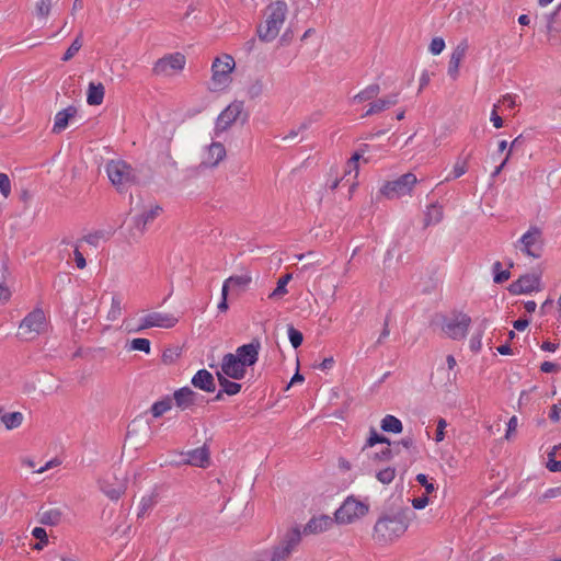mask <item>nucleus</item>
Returning a JSON list of instances; mask_svg holds the SVG:
<instances>
[{"instance_id": "nucleus-47", "label": "nucleus", "mask_w": 561, "mask_h": 561, "mask_svg": "<svg viewBox=\"0 0 561 561\" xmlns=\"http://www.w3.org/2000/svg\"><path fill=\"white\" fill-rule=\"evenodd\" d=\"M482 330L480 328L477 329V331L472 334L470 339V350L474 353H478L482 347Z\"/></svg>"}, {"instance_id": "nucleus-35", "label": "nucleus", "mask_w": 561, "mask_h": 561, "mask_svg": "<svg viewBox=\"0 0 561 561\" xmlns=\"http://www.w3.org/2000/svg\"><path fill=\"white\" fill-rule=\"evenodd\" d=\"M217 377H218V381H219V385L221 386L222 388V391L229 396H233V394H237L240 389H241V385L240 383H237L234 381H230L228 378L229 377H226L225 375H221V373H217Z\"/></svg>"}, {"instance_id": "nucleus-44", "label": "nucleus", "mask_w": 561, "mask_h": 561, "mask_svg": "<svg viewBox=\"0 0 561 561\" xmlns=\"http://www.w3.org/2000/svg\"><path fill=\"white\" fill-rule=\"evenodd\" d=\"M82 47V41L81 35L77 36V38L72 42V44L69 46V48L66 50L65 55L62 56L64 61L70 60Z\"/></svg>"}, {"instance_id": "nucleus-38", "label": "nucleus", "mask_w": 561, "mask_h": 561, "mask_svg": "<svg viewBox=\"0 0 561 561\" xmlns=\"http://www.w3.org/2000/svg\"><path fill=\"white\" fill-rule=\"evenodd\" d=\"M57 0H38L36 3V7H35L36 15L39 19H44V20L47 19V16L49 15L50 10L53 8V4Z\"/></svg>"}, {"instance_id": "nucleus-52", "label": "nucleus", "mask_w": 561, "mask_h": 561, "mask_svg": "<svg viewBox=\"0 0 561 561\" xmlns=\"http://www.w3.org/2000/svg\"><path fill=\"white\" fill-rule=\"evenodd\" d=\"M445 48V42L442 37H434L430 44V51L433 55H439Z\"/></svg>"}, {"instance_id": "nucleus-9", "label": "nucleus", "mask_w": 561, "mask_h": 561, "mask_svg": "<svg viewBox=\"0 0 561 561\" xmlns=\"http://www.w3.org/2000/svg\"><path fill=\"white\" fill-rule=\"evenodd\" d=\"M542 247V233L537 227L529 228L515 243L516 249H519L524 254L534 259L541 256Z\"/></svg>"}, {"instance_id": "nucleus-26", "label": "nucleus", "mask_w": 561, "mask_h": 561, "mask_svg": "<svg viewBox=\"0 0 561 561\" xmlns=\"http://www.w3.org/2000/svg\"><path fill=\"white\" fill-rule=\"evenodd\" d=\"M466 51H467V44L461 43L451 53L449 65H448V75L453 79H456L458 77L459 66L466 56Z\"/></svg>"}, {"instance_id": "nucleus-53", "label": "nucleus", "mask_w": 561, "mask_h": 561, "mask_svg": "<svg viewBox=\"0 0 561 561\" xmlns=\"http://www.w3.org/2000/svg\"><path fill=\"white\" fill-rule=\"evenodd\" d=\"M500 103L508 110H513L517 106V95L514 94H505L500 100Z\"/></svg>"}, {"instance_id": "nucleus-19", "label": "nucleus", "mask_w": 561, "mask_h": 561, "mask_svg": "<svg viewBox=\"0 0 561 561\" xmlns=\"http://www.w3.org/2000/svg\"><path fill=\"white\" fill-rule=\"evenodd\" d=\"M226 158V148L219 141H213L207 146L204 154L202 164L207 168H214L219 164Z\"/></svg>"}, {"instance_id": "nucleus-21", "label": "nucleus", "mask_w": 561, "mask_h": 561, "mask_svg": "<svg viewBox=\"0 0 561 561\" xmlns=\"http://www.w3.org/2000/svg\"><path fill=\"white\" fill-rule=\"evenodd\" d=\"M77 114V108L75 106H68L56 113L54 118V125L51 131L54 134H60L64 131L68 125L69 121L75 117Z\"/></svg>"}, {"instance_id": "nucleus-10", "label": "nucleus", "mask_w": 561, "mask_h": 561, "mask_svg": "<svg viewBox=\"0 0 561 561\" xmlns=\"http://www.w3.org/2000/svg\"><path fill=\"white\" fill-rule=\"evenodd\" d=\"M186 64V58L181 53H174L158 59L152 68V72L160 77H172L180 73Z\"/></svg>"}, {"instance_id": "nucleus-11", "label": "nucleus", "mask_w": 561, "mask_h": 561, "mask_svg": "<svg viewBox=\"0 0 561 561\" xmlns=\"http://www.w3.org/2000/svg\"><path fill=\"white\" fill-rule=\"evenodd\" d=\"M100 490L111 500H118L126 490V480L115 472H107L99 480Z\"/></svg>"}, {"instance_id": "nucleus-12", "label": "nucleus", "mask_w": 561, "mask_h": 561, "mask_svg": "<svg viewBox=\"0 0 561 561\" xmlns=\"http://www.w3.org/2000/svg\"><path fill=\"white\" fill-rule=\"evenodd\" d=\"M243 110L242 102H233L229 104L217 117L215 128H214V138L219 137L224 131H226L240 116Z\"/></svg>"}, {"instance_id": "nucleus-4", "label": "nucleus", "mask_w": 561, "mask_h": 561, "mask_svg": "<svg viewBox=\"0 0 561 561\" xmlns=\"http://www.w3.org/2000/svg\"><path fill=\"white\" fill-rule=\"evenodd\" d=\"M105 169L111 183L118 191L126 190L137 179L131 165L123 160H111L106 163Z\"/></svg>"}, {"instance_id": "nucleus-15", "label": "nucleus", "mask_w": 561, "mask_h": 561, "mask_svg": "<svg viewBox=\"0 0 561 561\" xmlns=\"http://www.w3.org/2000/svg\"><path fill=\"white\" fill-rule=\"evenodd\" d=\"M252 283V276L249 273H243L240 275H232L228 277L221 288V296L227 297L228 294L232 296H240L245 293Z\"/></svg>"}, {"instance_id": "nucleus-41", "label": "nucleus", "mask_w": 561, "mask_h": 561, "mask_svg": "<svg viewBox=\"0 0 561 561\" xmlns=\"http://www.w3.org/2000/svg\"><path fill=\"white\" fill-rule=\"evenodd\" d=\"M394 477H396V469L392 467L383 468L376 473L377 480L379 482H381L382 484L391 483L393 481Z\"/></svg>"}, {"instance_id": "nucleus-54", "label": "nucleus", "mask_w": 561, "mask_h": 561, "mask_svg": "<svg viewBox=\"0 0 561 561\" xmlns=\"http://www.w3.org/2000/svg\"><path fill=\"white\" fill-rule=\"evenodd\" d=\"M517 307V312H522L524 310V312L526 313H533L536 311V308H537V304L534 301V300H527V301H523L520 302L519 305H516Z\"/></svg>"}, {"instance_id": "nucleus-45", "label": "nucleus", "mask_w": 561, "mask_h": 561, "mask_svg": "<svg viewBox=\"0 0 561 561\" xmlns=\"http://www.w3.org/2000/svg\"><path fill=\"white\" fill-rule=\"evenodd\" d=\"M287 333H288L289 342L293 345V347L294 348L299 347L304 340L301 332L296 330L293 325H289L287 329Z\"/></svg>"}, {"instance_id": "nucleus-61", "label": "nucleus", "mask_w": 561, "mask_h": 561, "mask_svg": "<svg viewBox=\"0 0 561 561\" xmlns=\"http://www.w3.org/2000/svg\"><path fill=\"white\" fill-rule=\"evenodd\" d=\"M101 237L102 234L100 232H94L85 236L83 240L93 247H98Z\"/></svg>"}, {"instance_id": "nucleus-23", "label": "nucleus", "mask_w": 561, "mask_h": 561, "mask_svg": "<svg viewBox=\"0 0 561 561\" xmlns=\"http://www.w3.org/2000/svg\"><path fill=\"white\" fill-rule=\"evenodd\" d=\"M333 524V519L328 515L312 517L305 526V534H320L328 530Z\"/></svg>"}, {"instance_id": "nucleus-48", "label": "nucleus", "mask_w": 561, "mask_h": 561, "mask_svg": "<svg viewBox=\"0 0 561 561\" xmlns=\"http://www.w3.org/2000/svg\"><path fill=\"white\" fill-rule=\"evenodd\" d=\"M0 193L4 198L11 194V181L5 173H0Z\"/></svg>"}, {"instance_id": "nucleus-56", "label": "nucleus", "mask_w": 561, "mask_h": 561, "mask_svg": "<svg viewBox=\"0 0 561 561\" xmlns=\"http://www.w3.org/2000/svg\"><path fill=\"white\" fill-rule=\"evenodd\" d=\"M499 104L493 105V110L491 112L490 121L492 122L495 128H501L503 126V119L497 114Z\"/></svg>"}, {"instance_id": "nucleus-59", "label": "nucleus", "mask_w": 561, "mask_h": 561, "mask_svg": "<svg viewBox=\"0 0 561 561\" xmlns=\"http://www.w3.org/2000/svg\"><path fill=\"white\" fill-rule=\"evenodd\" d=\"M510 277H511V273L508 270H505L502 272H496L495 275L493 276V282L501 284V283L506 282Z\"/></svg>"}, {"instance_id": "nucleus-1", "label": "nucleus", "mask_w": 561, "mask_h": 561, "mask_svg": "<svg viewBox=\"0 0 561 561\" xmlns=\"http://www.w3.org/2000/svg\"><path fill=\"white\" fill-rule=\"evenodd\" d=\"M409 508L400 510L391 515L381 516L375 524L374 536L379 542H391L401 537L409 527Z\"/></svg>"}, {"instance_id": "nucleus-28", "label": "nucleus", "mask_w": 561, "mask_h": 561, "mask_svg": "<svg viewBox=\"0 0 561 561\" xmlns=\"http://www.w3.org/2000/svg\"><path fill=\"white\" fill-rule=\"evenodd\" d=\"M62 512L57 507L43 510L38 514L39 523L48 526L58 525L61 522Z\"/></svg>"}, {"instance_id": "nucleus-62", "label": "nucleus", "mask_w": 561, "mask_h": 561, "mask_svg": "<svg viewBox=\"0 0 561 561\" xmlns=\"http://www.w3.org/2000/svg\"><path fill=\"white\" fill-rule=\"evenodd\" d=\"M11 297V291L8 286L0 284V304L7 302Z\"/></svg>"}, {"instance_id": "nucleus-37", "label": "nucleus", "mask_w": 561, "mask_h": 561, "mask_svg": "<svg viewBox=\"0 0 561 561\" xmlns=\"http://www.w3.org/2000/svg\"><path fill=\"white\" fill-rule=\"evenodd\" d=\"M172 408V399L171 398H164L160 401H157L151 407V413L154 417H159L163 415L165 412L171 410Z\"/></svg>"}, {"instance_id": "nucleus-25", "label": "nucleus", "mask_w": 561, "mask_h": 561, "mask_svg": "<svg viewBox=\"0 0 561 561\" xmlns=\"http://www.w3.org/2000/svg\"><path fill=\"white\" fill-rule=\"evenodd\" d=\"M399 93H392L387 98L378 99L369 104L368 110L363 117L380 113L398 103Z\"/></svg>"}, {"instance_id": "nucleus-29", "label": "nucleus", "mask_w": 561, "mask_h": 561, "mask_svg": "<svg viewBox=\"0 0 561 561\" xmlns=\"http://www.w3.org/2000/svg\"><path fill=\"white\" fill-rule=\"evenodd\" d=\"M104 100V87L102 83L91 82L88 88L87 103L89 105H100Z\"/></svg>"}, {"instance_id": "nucleus-18", "label": "nucleus", "mask_w": 561, "mask_h": 561, "mask_svg": "<svg viewBox=\"0 0 561 561\" xmlns=\"http://www.w3.org/2000/svg\"><path fill=\"white\" fill-rule=\"evenodd\" d=\"M260 348V341L253 340L248 344L239 346L233 354L234 357H238L241 360V365H244L245 367H251L255 365V363L259 359Z\"/></svg>"}, {"instance_id": "nucleus-2", "label": "nucleus", "mask_w": 561, "mask_h": 561, "mask_svg": "<svg viewBox=\"0 0 561 561\" xmlns=\"http://www.w3.org/2000/svg\"><path fill=\"white\" fill-rule=\"evenodd\" d=\"M288 13L287 3L284 0L271 2L265 9V20L257 27V34L261 41L272 42L275 39Z\"/></svg>"}, {"instance_id": "nucleus-24", "label": "nucleus", "mask_w": 561, "mask_h": 561, "mask_svg": "<svg viewBox=\"0 0 561 561\" xmlns=\"http://www.w3.org/2000/svg\"><path fill=\"white\" fill-rule=\"evenodd\" d=\"M173 399L180 409L185 410L195 404L197 393L188 387H183L174 392Z\"/></svg>"}, {"instance_id": "nucleus-40", "label": "nucleus", "mask_w": 561, "mask_h": 561, "mask_svg": "<svg viewBox=\"0 0 561 561\" xmlns=\"http://www.w3.org/2000/svg\"><path fill=\"white\" fill-rule=\"evenodd\" d=\"M466 160L458 159L453 168L451 173L445 179L446 182L458 179L467 172Z\"/></svg>"}, {"instance_id": "nucleus-57", "label": "nucleus", "mask_w": 561, "mask_h": 561, "mask_svg": "<svg viewBox=\"0 0 561 561\" xmlns=\"http://www.w3.org/2000/svg\"><path fill=\"white\" fill-rule=\"evenodd\" d=\"M73 256L76 261V265L78 268L83 270L87 266V261L83 256V254L79 250V245H76L73 251Z\"/></svg>"}, {"instance_id": "nucleus-50", "label": "nucleus", "mask_w": 561, "mask_h": 561, "mask_svg": "<svg viewBox=\"0 0 561 561\" xmlns=\"http://www.w3.org/2000/svg\"><path fill=\"white\" fill-rule=\"evenodd\" d=\"M546 466L551 472L561 471V461L558 460V456H552V448L548 451V461Z\"/></svg>"}, {"instance_id": "nucleus-13", "label": "nucleus", "mask_w": 561, "mask_h": 561, "mask_svg": "<svg viewBox=\"0 0 561 561\" xmlns=\"http://www.w3.org/2000/svg\"><path fill=\"white\" fill-rule=\"evenodd\" d=\"M136 318H128L127 321L124 322L123 327L128 332H137L147 328H173L178 319L176 318H139L138 323H133V320Z\"/></svg>"}, {"instance_id": "nucleus-31", "label": "nucleus", "mask_w": 561, "mask_h": 561, "mask_svg": "<svg viewBox=\"0 0 561 561\" xmlns=\"http://www.w3.org/2000/svg\"><path fill=\"white\" fill-rule=\"evenodd\" d=\"M380 92V87L377 83L367 85L364 90L353 96L352 103H362L365 101L374 100Z\"/></svg>"}, {"instance_id": "nucleus-34", "label": "nucleus", "mask_w": 561, "mask_h": 561, "mask_svg": "<svg viewBox=\"0 0 561 561\" xmlns=\"http://www.w3.org/2000/svg\"><path fill=\"white\" fill-rule=\"evenodd\" d=\"M160 213H161V207H159V206H154L148 210H145L142 214L137 216L136 226L138 228L144 229L146 227V225L151 222L153 219H156Z\"/></svg>"}, {"instance_id": "nucleus-58", "label": "nucleus", "mask_w": 561, "mask_h": 561, "mask_svg": "<svg viewBox=\"0 0 561 561\" xmlns=\"http://www.w3.org/2000/svg\"><path fill=\"white\" fill-rule=\"evenodd\" d=\"M428 502L427 495H422L412 500V506L415 510H423L428 505Z\"/></svg>"}, {"instance_id": "nucleus-49", "label": "nucleus", "mask_w": 561, "mask_h": 561, "mask_svg": "<svg viewBox=\"0 0 561 561\" xmlns=\"http://www.w3.org/2000/svg\"><path fill=\"white\" fill-rule=\"evenodd\" d=\"M123 311H124L123 298L119 296H113L108 316H118Z\"/></svg>"}, {"instance_id": "nucleus-27", "label": "nucleus", "mask_w": 561, "mask_h": 561, "mask_svg": "<svg viewBox=\"0 0 561 561\" xmlns=\"http://www.w3.org/2000/svg\"><path fill=\"white\" fill-rule=\"evenodd\" d=\"M293 279V274L287 273L280 276L276 283V287L268 294V299L278 300L288 294L287 286Z\"/></svg>"}, {"instance_id": "nucleus-16", "label": "nucleus", "mask_w": 561, "mask_h": 561, "mask_svg": "<svg viewBox=\"0 0 561 561\" xmlns=\"http://www.w3.org/2000/svg\"><path fill=\"white\" fill-rule=\"evenodd\" d=\"M247 368L244 365H241V360L238 357H234L233 353L226 354L222 357L220 370L221 375L229 377L231 379H242L245 376Z\"/></svg>"}, {"instance_id": "nucleus-17", "label": "nucleus", "mask_w": 561, "mask_h": 561, "mask_svg": "<svg viewBox=\"0 0 561 561\" xmlns=\"http://www.w3.org/2000/svg\"><path fill=\"white\" fill-rule=\"evenodd\" d=\"M539 289L540 276L538 274H525L508 287V290L514 295L528 294Z\"/></svg>"}, {"instance_id": "nucleus-46", "label": "nucleus", "mask_w": 561, "mask_h": 561, "mask_svg": "<svg viewBox=\"0 0 561 561\" xmlns=\"http://www.w3.org/2000/svg\"><path fill=\"white\" fill-rule=\"evenodd\" d=\"M386 443L388 446L390 444L389 439L385 436H380L375 430L370 431V435L364 446V449L367 447H373L376 444H383Z\"/></svg>"}, {"instance_id": "nucleus-55", "label": "nucleus", "mask_w": 561, "mask_h": 561, "mask_svg": "<svg viewBox=\"0 0 561 561\" xmlns=\"http://www.w3.org/2000/svg\"><path fill=\"white\" fill-rule=\"evenodd\" d=\"M447 427V422L445 419H439L437 421V430H436V435H435V440L436 442H442L444 438H445V430Z\"/></svg>"}, {"instance_id": "nucleus-63", "label": "nucleus", "mask_w": 561, "mask_h": 561, "mask_svg": "<svg viewBox=\"0 0 561 561\" xmlns=\"http://www.w3.org/2000/svg\"><path fill=\"white\" fill-rule=\"evenodd\" d=\"M518 420L516 416H512L507 423L506 438H510L511 434L516 431Z\"/></svg>"}, {"instance_id": "nucleus-36", "label": "nucleus", "mask_w": 561, "mask_h": 561, "mask_svg": "<svg viewBox=\"0 0 561 561\" xmlns=\"http://www.w3.org/2000/svg\"><path fill=\"white\" fill-rule=\"evenodd\" d=\"M157 504V496L154 493L144 495L138 505V515L146 516Z\"/></svg>"}, {"instance_id": "nucleus-7", "label": "nucleus", "mask_w": 561, "mask_h": 561, "mask_svg": "<svg viewBox=\"0 0 561 561\" xmlns=\"http://www.w3.org/2000/svg\"><path fill=\"white\" fill-rule=\"evenodd\" d=\"M236 64L231 56L225 55L217 57L211 65V87L210 90H222L231 82V72Z\"/></svg>"}, {"instance_id": "nucleus-64", "label": "nucleus", "mask_w": 561, "mask_h": 561, "mask_svg": "<svg viewBox=\"0 0 561 561\" xmlns=\"http://www.w3.org/2000/svg\"><path fill=\"white\" fill-rule=\"evenodd\" d=\"M314 121H316V119H314L312 116L307 117L306 119H304V121H302V122L297 126V128H298L299 133H302V131L307 130V129L312 125V123H313Z\"/></svg>"}, {"instance_id": "nucleus-20", "label": "nucleus", "mask_w": 561, "mask_h": 561, "mask_svg": "<svg viewBox=\"0 0 561 561\" xmlns=\"http://www.w3.org/2000/svg\"><path fill=\"white\" fill-rule=\"evenodd\" d=\"M182 459L178 463H186L196 467H206L209 462V453L206 447L196 448L181 455Z\"/></svg>"}, {"instance_id": "nucleus-42", "label": "nucleus", "mask_w": 561, "mask_h": 561, "mask_svg": "<svg viewBox=\"0 0 561 561\" xmlns=\"http://www.w3.org/2000/svg\"><path fill=\"white\" fill-rule=\"evenodd\" d=\"M362 158V156L358 153V152H355L351 159L347 161L346 163V169H345V176L347 175H351L353 172H354V179L357 178L358 175V161L359 159Z\"/></svg>"}, {"instance_id": "nucleus-5", "label": "nucleus", "mask_w": 561, "mask_h": 561, "mask_svg": "<svg viewBox=\"0 0 561 561\" xmlns=\"http://www.w3.org/2000/svg\"><path fill=\"white\" fill-rule=\"evenodd\" d=\"M301 541L299 527L287 530L270 551V561H287Z\"/></svg>"}, {"instance_id": "nucleus-3", "label": "nucleus", "mask_w": 561, "mask_h": 561, "mask_svg": "<svg viewBox=\"0 0 561 561\" xmlns=\"http://www.w3.org/2000/svg\"><path fill=\"white\" fill-rule=\"evenodd\" d=\"M369 512L367 500H359L354 495L347 496L334 514L335 522L341 525L353 524L365 517Z\"/></svg>"}, {"instance_id": "nucleus-60", "label": "nucleus", "mask_w": 561, "mask_h": 561, "mask_svg": "<svg viewBox=\"0 0 561 561\" xmlns=\"http://www.w3.org/2000/svg\"><path fill=\"white\" fill-rule=\"evenodd\" d=\"M32 535L34 538L38 539L42 542H47V534L46 530L42 527H35L32 530Z\"/></svg>"}, {"instance_id": "nucleus-32", "label": "nucleus", "mask_w": 561, "mask_h": 561, "mask_svg": "<svg viewBox=\"0 0 561 561\" xmlns=\"http://www.w3.org/2000/svg\"><path fill=\"white\" fill-rule=\"evenodd\" d=\"M0 420L5 426V428L11 431L18 428L22 424L24 415L21 412H9L3 413L0 416Z\"/></svg>"}, {"instance_id": "nucleus-6", "label": "nucleus", "mask_w": 561, "mask_h": 561, "mask_svg": "<svg viewBox=\"0 0 561 561\" xmlns=\"http://www.w3.org/2000/svg\"><path fill=\"white\" fill-rule=\"evenodd\" d=\"M470 318H434L431 327L447 337L459 340L466 336Z\"/></svg>"}, {"instance_id": "nucleus-33", "label": "nucleus", "mask_w": 561, "mask_h": 561, "mask_svg": "<svg viewBox=\"0 0 561 561\" xmlns=\"http://www.w3.org/2000/svg\"><path fill=\"white\" fill-rule=\"evenodd\" d=\"M380 426L382 431L394 434H399L403 430L402 422L391 414L386 415L381 420Z\"/></svg>"}, {"instance_id": "nucleus-30", "label": "nucleus", "mask_w": 561, "mask_h": 561, "mask_svg": "<svg viewBox=\"0 0 561 561\" xmlns=\"http://www.w3.org/2000/svg\"><path fill=\"white\" fill-rule=\"evenodd\" d=\"M443 219V207L438 204H431L424 215L425 226L437 225Z\"/></svg>"}, {"instance_id": "nucleus-14", "label": "nucleus", "mask_w": 561, "mask_h": 561, "mask_svg": "<svg viewBox=\"0 0 561 561\" xmlns=\"http://www.w3.org/2000/svg\"><path fill=\"white\" fill-rule=\"evenodd\" d=\"M47 328V318H23L18 327V336L33 340Z\"/></svg>"}, {"instance_id": "nucleus-43", "label": "nucleus", "mask_w": 561, "mask_h": 561, "mask_svg": "<svg viewBox=\"0 0 561 561\" xmlns=\"http://www.w3.org/2000/svg\"><path fill=\"white\" fill-rule=\"evenodd\" d=\"M561 496V485L547 489L543 493L538 496L539 503H545L549 500Z\"/></svg>"}, {"instance_id": "nucleus-8", "label": "nucleus", "mask_w": 561, "mask_h": 561, "mask_svg": "<svg viewBox=\"0 0 561 561\" xmlns=\"http://www.w3.org/2000/svg\"><path fill=\"white\" fill-rule=\"evenodd\" d=\"M417 183L416 175L409 172L405 173L393 181L387 182L382 188L381 193L390 199L400 198L407 195H411L413 187Z\"/></svg>"}, {"instance_id": "nucleus-22", "label": "nucleus", "mask_w": 561, "mask_h": 561, "mask_svg": "<svg viewBox=\"0 0 561 561\" xmlns=\"http://www.w3.org/2000/svg\"><path fill=\"white\" fill-rule=\"evenodd\" d=\"M192 385L206 392H214L216 389L213 375L206 369H199L192 378Z\"/></svg>"}, {"instance_id": "nucleus-51", "label": "nucleus", "mask_w": 561, "mask_h": 561, "mask_svg": "<svg viewBox=\"0 0 561 561\" xmlns=\"http://www.w3.org/2000/svg\"><path fill=\"white\" fill-rule=\"evenodd\" d=\"M416 481L422 485L424 486L425 491L427 494L434 492L436 490V486L433 482H431L427 478L426 474L424 473H419L416 476Z\"/></svg>"}, {"instance_id": "nucleus-39", "label": "nucleus", "mask_w": 561, "mask_h": 561, "mask_svg": "<svg viewBox=\"0 0 561 561\" xmlns=\"http://www.w3.org/2000/svg\"><path fill=\"white\" fill-rule=\"evenodd\" d=\"M150 345H151V343L148 339L137 337V339H133L128 343V348L130 351H140L146 354H149L150 350H151Z\"/></svg>"}]
</instances>
